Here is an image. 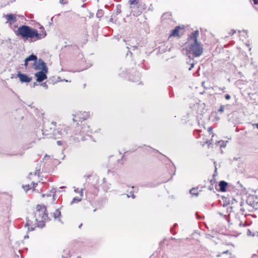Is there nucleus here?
Masks as SVG:
<instances>
[{"instance_id": "nucleus-1", "label": "nucleus", "mask_w": 258, "mask_h": 258, "mask_svg": "<svg viewBox=\"0 0 258 258\" xmlns=\"http://www.w3.org/2000/svg\"><path fill=\"white\" fill-rule=\"evenodd\" d=\"M199 35V31L196 30L188 37L186 50L187 55L189 58L190 57V55L197 57L200 56L203 54L204 50L203 45L198 41Z\"/></svg>"}, {"instance_id": "nucleus-2", "label": "nucleus", "mask_w": 258, "mask_h": 258, "mask_svg": "<svg viewBox=\"0 0 258 258\" xmlns=\"http://www.w3.org/2000/svg\"><path fill=\"white\" fill-rule=\"evenodd\" d=\"M56 122L53 121L51 122H47L45 124L44 128L42 130V134L47 138H53L58 139L63 138L68 134L69 127L64 125H59L55 128Z\"/></svg>"}, {"instance_id": "nucleus-3", "label": "nucleus", "mask_w": 258, "mask_h": 258, "mask_svg": "<svg viewBox=\"0 0 258 258\" xmlns=\"http://www.w3.org/2000/svg\"><path fill=\"white\" fill-rule=\"evenodd\" d=\"M16 34L21 36L25 39L28 38L33 39L35 38L37 40L41 39L46 35L45 32L39 33L37 30L32 29L26 25L20 26L18 29Z\"/></svg>"}, {"instance_id": "nucleus-4", "label": "nucleus", "mask_w": 258, "mask_h": 258, "mask_svg": "<svg viewBox=\"0 0 258 258\" xmlns=\"http://www.w3.org/2000/svg\"><path fill=\"white\" fill-rule=\"evenodd\" d=\"M46 209L43 206L38 205L35 212V224L37 227H43L44 226V222L47 219V215L45 213Z\"/></svg>"}, {"instance_id": "nucleus-5", "label": "nucleus", "mask_w": 258, "mask_h": 258, "mask_svg": "<svg viewBox=\"0 0 258 258\" xmlns=\"http://www.w3.org/2000/svg\"><path fill=\"white\" fill-rule=\"evenodd\" d=\"M34 69L35 70L40 71H46L48 70V68L46 63L41 59H39L35 61L33 64Z\"/></svg>"}, {"instance_id": "nucleus-6", "label": "nucleus", "mask_w": 258, "mask_h": 258, "mask_svg": "<svg viewBox=\"0 0 258 258\" xmlns=\"http://www.w3.org/2000/svg\"><path fill=\"white\" fill-rule=\"evenodd\" d=\"M47 73L48 70L40 71L35 73L34 76L36 78V81L38 82H41L46 79V74Z\"/></svg>"}, {"instance_id": "nucleus-7", "label": "nucleus", "mask_w": 258, "mask_h": 258, "mask_svg": "<svg viewBox=\"0 0 258 258\" xmlns=\"http://www.w3.org/2000/svg\"><path fill=\"white\" fill-rule=\"evenodd\" d=\"M90 116V114L89 112L79 111L74 115V117L79 119L80 121L87 119Z\"/></svg>"}, {"instance_id": "nucleus-8", "label": "nucleus", "mask_w": 258, "mask_h": 258, "mask_svg": "<svg viewBox=\"0 0 258 258\" xmlns=\"http://www.w3.org/2000/svg\"><path fill=\"white\" fill-rule=\"evenodd\" d=\"M78 130H80V127L78 126ZM81 130L80 131L79 133H76L75 134L77 135L78 134L81 135H86L87 136H90V134H92V131L90 129V127L88 125L84 124L83 125L82 127H80Z\"/></svg>"}, {"instance_id": "nucleus-9", "label": "nucleus", "mask_w": 258, "mask_h": 258, "mask_svg": "<svg viewBox=\"0 0 258 258\" xmlns=\"http://www.w3.org/2000/svg\"><path fill=\"white\" fill-rule=\"evenodd\" d=\"M17 77L19 78L20 82L22 83H29L32 80L31 78H30L26 75L22 74L20 72H18Z\"/></svg>"}, {"instance_id": "nucleus-10", "label": "nucleus", "mask_w": 258, "mask_h": 258, "mask_svg": "<svg viewBox=\"0 0 258 258\" xmlns=\"http://www.w3.org/2000/svg\"><path fill=\"white\" fill-rule=\"evenodd\" d=\"M5 18L7 19V23L11 25L17 21L16 16L12 14H8L5 16Z\"/></svg>"}, {"instance_id": "nucleus-11", "label": "nucleus", "mask_w": 258, "mask_h": 258, "mask_svg": "<svg viewBox=\"0 0 258 258\" xmlns=\"http://www.w3.org/2000/svg\"><path fill=\"white\" fill-rule=\"evenodd\" d=\"M131 13L135 16H138L142 13L139 9L138 6H131L130 7Z\"/></svg>"}, {"instance_id": "nucleus-12", "label": "nucleus", "mask_w": 258, "mask_h": 258, "mask_svg": "<svg viewBox=\"0 0 258 258\" xmlns=\"http://www.w3.org/2000/svg\"><path fill=\"white\" fill-rule=\"evenodd\" d=\"M37 60V57L36 55L32 54L29 56H28L27 58L25 59V63L24 66L25 67H26L28 66V62L30 61H33L35 62Z\"/></svg>"}, {"instance_id": "nucleus-13", "label": "nucleus", "mask_w": 258, "mask_h": 258, "mask_svg": "<svg viewBox=\"0 0 258 258\" xmlns=\"http://www.w3.org/2000/svg\"><path fill=\"white\" fill-rule=\"evenodd\" d=\"M219 185L220 187V191L222 192H224L226 191V188L228 185V183L225 181H220L219 182Z\"/></svg>"}, {"instance_id": "nucleus-14", "label": "nucleus", "mask_w": 258, "mask_h": 258, "mask_svg": "<svg viewBox=\"0 0 258 258\" xmlns=\"http://www.w3.org/2000/svg\"><path fill=\"white\" fill-rule=\"evenodd\" d=\"M79 192H80V197H75V198H74L73 199V200L71 202V205L73 204L74 203H78V202H80L81 201V199H82L81 198L83 196V189H81V190L79 191Z\"/></svg>"}, {"instance_id": "nucleus-15", "label": "nucleus", "mask_w": 258, "mask_h": 258, "mask_svg": "<svg viewBox=\"0 0 258 258\" xmlns=\"http://www.w3.org/2000/svg\"><path fill=\"white\" fill-rule=\"evenodd\" d=\"M180 29L179 26L176 27L172 31L170 35V37L171 36H179V30Z\"/></svg>"}, {"instance_id": "nucleus-16", "label": "nucleus", "mask_w": 258, "mask_h": 258, "mask_svg": "<svg viewBox=\"0 0 258 258\" xmlns=\"http://www.w3.org/2000/svg\"><path fill=\"white\" fill-rule=\"evenodd\" d=\"M25 226L28 227V230L30 231L33 230L35 227V226L34 227L33 225H32V222L29 220H27Z\"/></svg>"}, {"instance_id": "nucleus-17", "label": "nucleus", "mask_w": 258, "mask_h": 258, "mask_svg": "<svg viewBox=\"0 0 258 258\" xmlns=\"http://www.w3.org/2000/svg\"><path fill=\"white\" fill-rule=\"evenodd\" d=\"M61 215L60 211L58 209L55 210V212L53 213V216L54 219L58 218Z\"/></svg>"}, {"instance_id": "nucleus-18", "label": "nucleus", "mask_w": 258, "mask_h": 258, "mask_svg": "<svg viewBox=\"0 0 258 258\" xmlns=\"http://www.w3.org/2000/svg\"><path fill=\"white\" fill-rule=\"evenodd\" d=\"M190 194L192 195H195L196 196H198V189L195 188H192L190 190Z\"/></svg>"}, {"instance_id": "nucleus-19", "label": "nucleus", "mask_w": 258, "mask_h": 258, "mask_svg": "<svg viewBox=\"0 0 258 258\" xmlns=\"http://www.w3.org/2000/svg\"><path fill=\"white\" fill-rule=\"evenodd\" d=\"M227 142V141L224 142L223 141H219L217 142V145H218L220 147H224L226 146Z\"/></svg>"}, {"instance_id": "nucleus-20", "label": "nucleus", "mask_w": 258, "mask_h": 258, "mask_svg": "<svg viewBox=\"0 0 258 258\" xmlns=\"http://www.w3.org/2000/svg\"><path fill=\"white\" fill-rule=\"evenodd\" d=\"M187 63H190V67L188 69L189 71H190L194 67V66H195V63H194V62L193 61V58H190V57L189 58V61H187Z\"/></svg>"}, {"instance_id": "nucleus-21", "label": "nucleus", "mask_w": 258, "mask_h": 258, "mask_svg": "<svg viewBox=\"0 0 258 258\" xmlns=\"http://www.w3.org/2000/svg\"><path fill=\"white\" fill-rule=\"evenodd\" d=\"M129 3L131 6H134L138 4L137 0H130Z\"/></svg>"}, {"instance_id": "nucleus-22", "label": "nucleus", "mask_w": 258, "mask_h": 258, "mask_svg": "<svg viewBox=\"0 0 258 258\" xmlns=\"http://www.w3.org/2000/svg\"><path fill=\"white\" fill-rule=\"evenodd\" d=\"M103 15V11L101 10H98L97 14L96 16L97 17H101Z\"/></svg>"}, {"instance_id": "nucleus-23", "label": "nucleus", "mask_w": 258, "mask_h": 258, "mask_svg": "<svg viewBox=\"0 0 258 258\" xmlns=\"http://www.w3.org/2000/svg\"><path fill=\"white\" fill-rule=\"evenodd\" d=\"M23 188L26 192H27L31 187L29 185H26L25 186H23Z\"/></svg>"}, {"instance_id": "nucleus-24", "label": "nucleus", "mask_w": 258, "mask_h": 258, "mask_svg": "<svg viewBox=\"0 0 258 258\" xmlns=\"http://www.w3.org/2000/svg\"><path fill=\"white\" fill-rule=\"evenodd\" d=\"M225 106L224 105H221L220 108L218 109V112L222 113L224 111Z\"/></svg>"}, {"instance_id": "nucleus-25", "label": "nucleus", "mask_w": 258, "mask_h": 258, "mask_svg": "<svg viewBox=\"0 0 258 258\" xmlns=\"http://www.w3.org/2000/svg\"><path fill=\"white\" fill-rule=\"evenodd\" d=\"M59 3L61 4H66L67 3V0H59Z\"/></svg>"}, {"instance_id": "nucleus-26", "label": "nucleus", "mask_w": 258, "mask_h": 258, "mask_svg": "<svg viewBox=\"0 0 258 258\" xmlns=\"http://www.w3.org/2000/svg\"><path fill=\"white\" fill-rule=\"evenodd\" d=\"M225 98L226 100H229L231 98V96L229 94L225 95Z\"/></svg>"}, {"instance_id": "nucleus-27", "label": "nucleus", "mask_w": 258, "mask_h": 258, "mask_svg": "<svg viewBox=\"0 0 258 258\" xmlns=\"http://www.w3.org/2000/svg\"><path fill=\"white\" fill-rule=\"evenodd\" d=\"M208 132L209 133V134H212V131H213V128L212 127H210L208 128Z\"/></svg>"}, {"instance_id": "nucleus-28", "label": "nucleus", "mask_w": 258, "mask_h": 258, "mask_svg": "<svg viewBox=\"0 0 258 258\" xmlns=\"http://www.w3.org/2000/svg\"><path fill=\"white\" fill-rule=\"evenodd\" d=\"M41 85H42L43 87H45L46 88H47V84H46V83H42Z\"/></svg>"}, {"instance_id": "nucleus-29", "label": "nucleus", "mask_w": 258, "mask_h": 258, "mask_svg": "<svg viewBox=\"0 0 258 258\" xmlns=\"http://www.w3.org/2000/svg\"><path fill=\"white\" fill-rule=\"evenodd\" d=\"M57 144L58 146H61L62 145V142L60 141H57Z\"/></svg>"}, {"instance_id": "nucleus-30", "label": "nucleus", "mask_w": 258, "mask_h": 258, "mask_svg": "<svg viewBox=\"0 0 258 258\" xmlns=\"http://www.w3.org/2000/svg\"><path fill=\"white\" fill-rule=\"evenodd\" d=\"M235 33V30H231V32H230V34L231 35H233L234 33Z\"/></svg>"}, {"instance_id": "nucleus-31", "label": "nucleus", "mask_w": 258, "mask_h": 258, "mask_svg": "<svg viewBox=\"0 0 258 258\" xmlns=\"http://www.w3.org/2000/svg\"><path fill=\"white\" fill-rule=\"evenodd\" d=\"M255 5L258 4V0H252Z\"/></svg>"}, {"instance_id": "nucleus-32", "label": "nucleus", "mask_w": 258, "mask_h": 258, "mask_svg": "<svg viewBox=\"0 0 258 258\" xmlns=\"http://www.w3.org/2000/svg\"><path fill=\"white\" fill-rule=\"evenodd\" d=\"M121 12V10L120 9H117L116 11V15L120 14Z\"/></svg>"}, {"instance_id": "nucleus-33", "label": "nucleus", "mask_w": 258, "mask_h": 258, "mask_svg": "<svg viewBox=\"0 0 258 258\" xmlns=\"http://www.w3.org/2000/svg\"><path fill=\"white\" fill-rule=\"evenodd\" d=\"M251 258H258V255H257L256 254H253Z\"/></svg>"}, {"instance_id": "nucleus-34", "label": "nucleus", "mask_w": 258, "mask_h": 258, "mask_svg": "<svg viewBox=\"0 0 258 258\" xmlns=\"http://www.w3.org/2000/svg\"><path fill=\"white\" fill-rule=\"evenodd\" d=\"M109 21L111 22H113V18L112 17H111L110 19H109Z\"/></svg>"}, {"instance_id": "nucleus-35", "label": "nucleus", "mask_w": 258, "mask_h": 258, "mask_svg": "<svg viewBox=\"0 0 258 258\" xmlns=\"http://www.w3.org/2000/svg\"><path fill=\"white\" fill-rule=\"evenodd\" d=\"M33 187H35V186L37 184V183H35L34 182H33Z\"/></svg>"}, {"instance_id": "nucleus-36", "label": "nucleus", "mask_w": 258, "mask_h": 258, "mask_svg": "<svg viewBox=\"0 0 258 258\" xmlns=\"http://www.w3.org/2000/svg\"><path fill=\"white\" fill-rule=\"evenodd\" d=\"M215 137H216V136H215L214 135H213L212 136L213 138H214ZM213 140H214V139H212L211 140V141H213Z\"/></svg>"}, {"instance_id": "nucleus-37", "label": "nucleus", "mask_w": 258, "mask_h": 258, "mask_svg": "<svg viewBox=\"0 0 258 258\" xmlns=\"http://www.w3.org/2000/svg\"><path fill=\"white\" fill-rule=\"evenodd\" d=\"M27 238H28V235H26L24 236V238L26 239Z\"/></svg>"}, {"instance_id": "nucleus-38", "label": "nucleus", "mask_w": 258, "mask_h": 258, "mask_svg": "<svg viewBox=\"0 0 258 258\" xmlns=\"http://www.w3.org/2000/svg\"><path fill=\"white\" fill-rule=\"evenodd\" d=\"M239 226H241V225H242V223H241V222H240L239 223Z\"/></svg>"}, {"instance_id": "nucleus-39", "label": "nucleus", "mask_w": 258, "mask_h": 258, "mask_svg": "<svg viewBox=\"0 0 258 258\" xmlns=\"http://www.w3.org/2000/svg\"><path fill=\"white\" fill-rule=\"evenodd\" d=\"M132 198H133V199H134V198H135V196H134V194H133V195H132Z\"/></svg>"}, {"instance_id": "nucleus-40", "label": "nucleus", "mask_w": 258, "mask_h": 258, "mask_svg": "<svg viewBox=\"0 0 258 258\" xmlns=\"http://www.w3.org/2000/svg\"><path fill=\"white\" fill-rule=\"evenodd\" d=\"M73 121L75 122V121H77V120L75 118H73Z\"/></svg>"}, {"instance_id": "nucleus-41", "label": "nucleus", "mask_w": 258, "mask_h": 258, "mask_svg": "<svg viewBox=\"0 0 258 258\" xmlns=\"http://www.w3.org/2000/svg\"><path fill=\"white\" fill-rule=\"evenodd\" d=\"M228 252H229L228 251H226L224 252L223 253H228Z\"/></svg>"}, {"instance_id": "nucleus-42", "label": "nucleus", "mask_w": 258, "mask_h": 258, "mask_svg": "<svg viewBox=\"0 0 258 258\" xmlns=\"http://www.w3.org/2000/svg\"><path fill=\"white\" fill-rule=\"evenodd\" d=\"M255 125H256L257 128H258V123L257 124H256Z\"/></svg>"}, {"instance_id": "nucleus-43", "label": "nucleus", "mask_w": 258, "mask_h": 258, "mask_svg": "<svg viewBox=\"0 0 258 258\" xmlns=\"http://www.w3.org/2000/svg\"><path fill=\"white\" fill-rule=\"evenodd\" d=\"M133 47L135 48H136V46H133Z\"/></svg>"}, {"instance_id": "nucleus-44", "label": "nucleus", "mask_w": 258, "mask_h": 258, "mask_svg": "<svg viewBox=\"0 0 258 258\" xmlns=\"http://www.w3.org/2000/svg\"><path fill=\"white\" fill-rule=\"evenodd\" d=\"M75 192H77V189H75Z\"/></svg>"}, {"instance_id": "nucleus-45", "label": "nucleus", "mask_w": 258, "mask_h": 258, "mask_svg": "<svg viewBox=\"0 0 258 258\" xmlns=\"http://www.w3.org/2000/svg\"><path fill=\"white\" fill-rule=\"evenodd\" d=\"M62 258H68V257H64V256H62Z\"/></svg>"}]
</instances>
